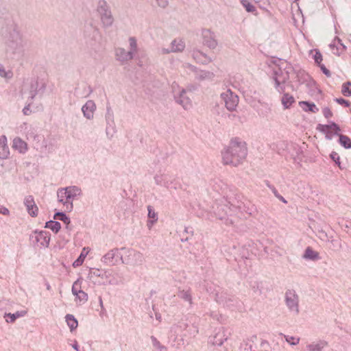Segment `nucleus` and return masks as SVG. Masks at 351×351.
I'll return each instance as SVG.
<instances>
[{
  "label": "nucleus",
  "instance_id": "f257e3e1",
  "mask_svg": "<svg viewBox=\"0 0 351 351\" xmlns=\"http://www.w3.org/2000/svg\"><path fill=\"white\" fill-rule=\"evenodd\" d=\"M247 154L245 142L238 138L230 141L229 145L221 152L224 165L237 167L243 163Z\"/></svg>",
  "mask_w": 351,
  "mask_h": 351
},
{
  "label": "nucleus",
  "instance_id": "f03ea898",
  "mask_svg": "<svg viewBox=\"0 0 351 351\" xmlns=\"http://www.w3.org/2000/svg\"><path fill=\"white\" fill-rule=\"evenodd\" d=\"M81 193V190L77 186H72L58 189L57 196L58 202L62 203L66 210L73 208V199Z\"/></svg>",
  "mask_w": 351,
  "mask_h": 351
},
{
  "label": "nucleus",
  "instance_id": "7ed1b4c3",
  "mask_svg": "<svg viewBox=\"0 0 351 351\" xmlns=\"http://www.w3.org/2000/svg\"><path fill=\"white\" fill-rule=\"evenodd\" d=\"M121 252V260L124 264L138 265H141L144 262L143 254L133 249L122 247Z\"/></svg>",
  "mask_w": 351,
  "mask_h": 351
},
{
  "label": "nucleus",
  "instance_id": "20e7f679",
  "mask_svg": "<svg viewBox=\"0 0 351 351\" xmlns=\"http://www.w3.org/2000/svg\"><path fill=\"white\" fill-rule=\"evenodd\" d=\"M97 12L99 14L101 23L104 27H110L112 25L114 19L106 1H100L99 2Z\"/></svg>",
  "mask_w": 351,
  "mask_h": 351
},
{
  "label": "nucleus",
  "instance_id": "39448f33",
  "mask_svg": "<svg viewBox=\"0 0 351 351\" xmlns=\"http://www.w3.org/2000/svg\"><path fill=\"white\" fill-rule=\"evenodd\" d=\"M285 300L289 311L293 313L295 315H298L300 312L299 296L295 291L293 289L287 290L285 295Z\"/></svg>",
  "mask_w": 351,
  "mask_h": 351
},
{
  "label": "nucleus",
  "instance_id": "423d86ee",
  "mask_svg": "<svg viewBox=\"0 0 351 351\" xmlns=\"http://www.w3.org/2000/svg\"><path fill=\"white\" fill-rule=\"evenodd\" d=\"M221 97L225 103L226 108L229 111H234L236 110L239 104V97L230 89L226 90L221 94Z\"/></svg>",
  "mask_w": 351,
  "mask_h": 351
},
{
  "label": "nucleus",
  "instance_id": "0eeeda50",
  "mask_svg": "<svg viewBox=\"0 0 351 351\" xmlns=\"http://www.w3.org/2000/svg\"><path fill=\"white\" fill-rule=\"evenodd\" d=\"M31 239L40 247H47L50 242V234L45 231H36Z\"/></svg>",
  "mask_w": 351,
  "mask_h": 351
},
{
  "label": "nucleus",
  "instance_id": "6e6552de",
  "mask_svg": "<svg viewBox=\"0 0 351 351\" xmlns=\"http://www.w3.org/2000/svg\"><path fill=\"white\" fill-rule=\"evenodd\" d=\"M317 129L321 132L324 133L326 137L328 139H331L333 134L338 135L341 131L339 125L334 122L328 125L319 124Z\"/></svg>",
  "mask_w": 351,
  "mask_h": 351
},
{
  "label": "nucleus",
  "instance_id": "1a4fd4ad",
  "mask_svg": "<svg viewBox=\"0 0 351 351\" xmlns=\"http://www.w3.org/2000/svg\"><path fill=\"white\" fill-rule=\"evenodd\" d=\"M186 66L193 71L195 74V79L199 81L212 80L215 74L209 71L198 70L195 66L191 64H186Z\"/></svg>",
  "mask_w": 351,
  "mask_h": 351
},
{
  "label": "nucleus",
  "instance_id": "9d476101",
  "mask_svg": "<svg viewBox=\"0 0 351 351\" xmlns=\"http://www.w3.org/2000/svg\"><path fill=\"white\" fill-rule=\"evenodd\" d=\"M203 44L210 49H215L218 45L215 34L210 29H203L202 32Z\"/></svg>",
  "mask_w": 351,
  "mask_h": 351
},
{
  "label": "nucleus",
  "instance_id": "9b49d317",
  "mask_svg": "<svg viewBox=\"0 0 351 351\" xmlns=\"http://www.w3.org/2000/svg\"><path fill=\"white\" fill-rule=\"evenodd\" d=\"M121 252L118 249L110 250L102 257V261L109 265H114L121 259Z\"/></svg>",
  "mask_w": 351,
  "mask_h": 351
},
{
  "label": "nucleus",
  "instance_id": "f8f14e48",
  "mask_svg": "<svg viewBox=\"0 0 351 351\" xmlns=\"http://www.w3.org/2000/svg\"><path fill=\"white\" fill-rule=\"evenodd\" d=\"M288 80V75H283L282 71L280 70V73L276 71L274 73V80L275 82V88L279 93H283L285 90L284 84Z\"/></svg>",
  "mask_w": 351,
  "mask_h": 351
},
{
  "label": "nucleus",
  "instance_id": "ddd939ff",
  "mask_svg": "<svg viewBox=\"0 0 351 351\" xmlns=\"http://www.w3.org/2000/svg\"><path fill=\"white\" fill-rule=\"evenodd\" d=\"M116 60L120 62L122 64H126L129 60L133 59L134 55L130 51H126L122 47H118L115 49Z\"/></svg>",
  "mask_w": 351,
  "mask_h": 351
},
{
  "label": "nucleus",
  "instance_id": "4468645a",
  "mask_svg": "<svg viewBox=\"0 0 351 351\" xmlns=\"http://www.w3.org/2000/svg\"><path fill=\"white\" fill-rule=\"evenodd\" d=\"M171 49H162V53H176L181 52L185 48V43L182 39H175L171 42Z\"/></svg>",
  "mask_w": 351,
  "mask_h": 351
},
{
  "label": "nucleus",
  "instance_id": "2eb2a0df",
  "mask_svg": "<svg viewBox=\"0 0 351 351\" xmlns=\"http://www.w3.org/2000/svg\"><path fill=\"white\" fill-rule=\"evenodd\" d=\"M24 204L27 210L32 217H36L38 213V208L36 206L34 199L32 195L27 196L24 199Z\"/></svg>",
  "mask_w": 351,
  "mask_h": 351
},
{
  "label": "nucleus",
  "instance_id": "dca6fc26",
  "mask_svg": "<svg viewBox=\"0 0 351 351\" xmlns=\"http://www.w3.org/2000/svg\"><path fill=\"white\" fill-rule=\"evenodd\" d=\"M186 91L182 88L178 96H176V101L180 104L185 110L189 109L192 106L191 99L186 96Z\"/></svg>",
  "mask_w": 351,
  "mask_h": 351
},
{
  "label": "nucleus",
  "instance_id": "f3484780",
  "mask_svg": "<svg viewBox=\"0 0 351 351\" xmlns=\"http://www.w3.org/2000/svg\"><path fill=\"white\" fill-rule=\"evenodd\" d=\"M95 109L96 105L93 100L87 101L82 108L84 116L86 117L88 119L93 118L94 112Z\"/></svg>",
  "mask_w": 351,
  "mask_h": 351
},
{
  "label": "nucleus",
  "instance_id": "a211bd4d",
  "mask_svg": "<svg viewBox=\"0 0 351 351\" xmlns=\"http://www.w3.org/2000/svg\"><path fill=\"white\" fill-rule=\"evenodd\" d=\"M193 59L198 63L207 64L212 62V59L199 50H193L192 53Z\"/></svg>",
  "mask_w": 351,
  "mask_h": 351
},
{
  "label": "nucleus",
  "instance_id": "6ab92c4d",
  "mask_svg": "<svg viewBox=\"0 0 351 351\" xmlns=\"http://www.w3.org/2000/svg\"><path fill=\"white\" fill-rule=\"evenodd\" d=\"M12 147L14 149L19 151V152L21 154H25L28 149L27 143L19 137H16L14 138Z\"/></svg>",
  "mask_w": 351,
  "mask_h": 351
},
{
  "label": "nucleus",
  "instance_id": "aec40b11",
  "mask_svg": "<svg viewBox=\"0 0 351 351\" xmlns=\"http://www.w3.org/2000/svg\"><path fill=\"white\" fill-rule=\"evenodd\" d=\"M9 153L6 137L5 136H2L0 138V158H7Z\"/></svg>",
  "mask_w": 351,
  "mask_h": 351
},
{
  "label": "nucleus",
  "instance_id": "412c9836",
  "mask_svg": "<svg viewBox=\"0 0 351 351\" xmlns=\"http://www.w3.org/2000/svg\"><path fill=\"white\" fill-rule=\"evenodd\" d=\"M328 343L325 341L320 340L317 342H313L307 346L308 351H322V350L326 347Z\"/></svg>",
  "mask_w": 351,
  "mask_h": 351
},
{
  "label": "nucleus",
  "instance_id": "4be33fe9",
  "mask_svg": "<svg viewBox=\"0 0 351 351\" xmlns=\"http://www.w3.org/2000/svg\"><path fill=\"white\" fill-rule=\"evenodd\" d=\"M282 104L285 109H288L295 103L294 97L289 93H285L281 99Z\"/></svg>",
  "mask_w": 351,
  "mask_h": 351
},
{
  "label": "nucleus",
  "instance_id": "5701e85b",
  "mask_svg": "<svg viewBox=\"0 0 351 351\" xmlns=\"http://www.w3.org/2000/svg\"><path fill=\"white\" fill-rule=\"evenodd\" d=\"M148 210V217L152 219V220L147 221V227L151 229L154 223L158 220V214L153 210L151 206H147Z\"/></svg>",
  "mask_w": 351,
  "mask_h": 351
},
{
  "label": "nucleus",
  "instance_id": "b1692460",
  "mask_svg": "<svg viewBox=\"0 0 351 351\" xmlns=\"http://www.w3.org/2000/svg\"><path fill=\"white\" fill-rule=\"evenodd\" d=\"M25 314H26V311H17L15 313H5L4 317L6 318L7 322L12 323L16 320V318L23 317Z\"/></svg>",
  "mask_w": 351,
  "mask_h": 351
},
{
  "label": "nucleus",
  "instance_id": "393cba45",
  "mask_svg": "<svg viewBox=\"0 0 351 351\" xmlns=\"http://www.w3.org/2000/svg\"><path fill=\"white\" fill-rule=\"evenodd\" d=\"M178 296L184 301L188 302L190 304L193 302L190 290H180L178 293Z\"/></svg>",
  "mask_w": 351,
  "mask_h": 351
},
{
  "label": "nucleus",
  "instance_id": "a878e982",
  "mask_svg": "<svg viewBox=\"0 0 351 351\" xmlns=\"http://www.w3.org/2000/svg\"><path fill=\"white\" fill-rule=\"evenodd\" d=\"M65 318L67 325L69 326L71 331H73L77 327V321L73 315L68 314L66 315Z\"/></svg>",
  "mask_w": 351,
  "mask_h": 351
},
{
  "label": "nucleus",
  "instance_id": "bb28decb",
  "mask_svg": "<svg viewBox=\"0 0 351 351\" xmlns=\"http://www.w3.org/2000/svg\"><path fill=\"white\" fill-rule=\"evenodd\" d=\"M304 257L307 259L316 260L318 259L319 254L311 247H308L304 252Z\"/></svg>",
  "mask_w": 351,
  "mask_h": 351
},
{
  "label": "nucleus",
  "instance_id": "cd10ccee",
  "mask_svg": "<svg viewBox=\"0 0 351 351\" xmlns=\"http://www.w3.org/2000/svg\"><path fill=\"white\" fill-rule=\"evenodd\" d=\"M88 276H89L90 279H92V280H95L97 277H100L102 279H104V277H106V274H105V272H104L103 271H101L99 269H91L90 270Z\"/></svg>",
  "mask_w": 351,
  "mask_h": 351
},
{
  "label": "nucleus",
  "instance_id": "c85d7f7f",
  "mask_svg": "<svg viewBox=\"0 0 351 351\" xmlns=\"http://www.w3.org/2000/svg\"><path fill=\"white\" fill-rule=\"evenodd\" d=\"M45 228L51 230L53 232L57 233L61 228V225L56 221H49L46 223Z\"/></svg>",
  "mask_w": 351,
  "mask_h": 351
},
{
  "label": "nucleus",
  "instance_id": "c756f323",
  "mask_svg": "<svg viewBox=\"0 0 351 351\" xmlns=\"http://www.w3.org/2000/svg\"><path fill=\"white\" fill-rule=\"evenodd\" d=\"M339 143L346 149L351 148V140L347 136L339 134Z\"/></svg>",
  "mask_w": 351,
  "mask_h": 351
},
{
  "label": "nucleus",
  "instance_id": "7c9ffc66",
  "mask_svg": "<svg viewBox=\"0 0 351 351\" xmlns=\"http://www.w3.org/2000/svg\"><path fill=\"white\" fill-rule=\"evenodd\" d=\"M341 93L346 97L351 96V82H347L342 84Z\"/></svg>",
  "mask_w": 351,
  "mask_h": 351
},
{
  "label": "nucleus",
  "instance_id": "2f4dec72",
  "mask_svg": "<svg viewBox=\"0 0 351 351\" xmlns=\"http://www.w3.org/2000/svg\"><path fill=\"white\" fill-rule=\"evenodd\" d=\"M241 3L245 8L246 11L248 12H254L256 11V8L254 5H252L247 0H241Z\"/></svg>",
  "mask_w": 351,
  "mask_h": 351
},
{
  "label": "nucleus",
  "instance_id": "473e14b6",
  "mask_svg": "<svg viewBox=\"0 0 351 351\" xmlns=\"http://www.w3.org/2000/svg\"><path fill=\"white\" fill-rule=\"evenodd\" d=\"M72 293L73 295L77 294V292H80L82 291V280L80 279H77L76 281L74 282L72 286Z\"/></svg>",
  "mask_w": 351,
  "mask_h": 351
},
{
  "label": "nucleus",
  "instance_id": "72a5a7b5",
  "mask_svg": "<svg viewBox=\"0 0 351 351\" xmlns=\"http://www.w3.org/2000/svg\"><path fill=\"white\" fill-rule=\"evenodd\" d=\"M129 43H130V51L132 52V54L134 55L137 52V50H138L136 40L134 37H130L129 38Z\"/></svg>",
  "mask_w": 351,
  "mask_h": 351
},
{
  "label": "nucleus",
  "instance_id": "f704fd0d",
  "mask_svg": "<svg viewBox=\"0 0 351 351\" xmlns=\"http://www.w3.org/2000/svg\"><path fill=\"white\" fill-rule=\"evenodd\" d=\"M300 104L306 105L308 108L306 109V110L312 112H317L319 111L318 108L316 106V105L313 103H309L308 101H302L300 102Z\"/></svg>",
  "mask_w": 351,
  "mask_h": 351
},
{
  "label": "nucleus",
  "instance_id": "c9c22d12",
  "mask_svg": "<svg viewBox=\"0 0 351 351\" xmlns=\"http://www.w3.org/2000/svg\"><path fill=\"white\" fill-rule=\"evenodd\" d=\"M74 295L76 297V300H78L80 302L84 303L88 300V294L82 290Z\"/></svg>",
  "mask_w": 351,
  "mask_h": 351
},
{
  "label": "nucleus",
  "instance_id": "e433bc0d",
  "mask_svg": "<svg viewBox=\"0 0 351 351\" xmlns=\"http://www.w3.org/2000/svg\"><path fill=\"white\" fill-rule=\"evenodd\" d=\"M58 217L60 220L62 221L67 225L70 223V219L64 213H56L54 215V219H57Z\"/></svg>",
  "mask_w": 351,
  "mask_h": 351
},
{
  "label": "nucleus",
  "instance_id": "4c0bfd02",
  "mask_svg": "<svg viewBox=\"0 0 351 351\" xmlns=\"http://www.w3.org/2000/svg\"><path fill=\"white\" fill-rule=\"evenodd\" d=\"M285 338L287 342H288L289 344L292 346H295L298 344L300 341L299 338H295L293 336L285 335Z\"/></svg>",
  "mask_w": 351,
  "mask_h": 351
},
{
  "label": "nucleus",
  "instance_id": "58836bf2",
  "mask_svg": "<svg viewBox=\"0 0 351 351\" xmlns=\"http://www.w3.org/2000/svg\"><path fill=\"white\" fill-rule=\"evenodd\" d=\"M12 75L11 71H6L4 66L0 64V76L5 78H10Z\"/></svg>",
  "mask_w": 351,
  "mask_h": 351
},
{
  "label": "nucleus",
  "instance_id": "ea45409f",
  "mask_svg": "<svg viewBox=\"0 0 351 351\" xmlns=\"http://www.w3.org/2000/svg\"><path fill=\"white\" fill-rule=\"evenodd\" d=\"M314 52H315V53L313 55V58H314L315 62L317 64H322V53H320V51L319 50H317V49H315Z\"/></svg>",
  "mask_w": 351,
  "mask_h": 351
},
{
  "label": "nucleus",
  "instance_id": "a19ab883",
  "mask_svg": "<svg viewBox=\"0 0 351 351\" xmlns=\"http://www.w3.org/2000/svg\"><path fill=\"white\" fill-rule=\"evenodd\" d=\"M330 158L341 168L340 162H339L340 157H339V154L335 152H332L330 154Z\"/></svg>",
  "mask_w": 351,
  "mask_h": 351
},
{
  "label": "nucleus",
  "instance_id": "79ce46f5",
  "mask_svg": "<svg viewBox=\"0 0 351 351\" xmlns=\"http://www.w3.org/2000/svg\"><path fill=\"white\" fill-rule=\"evenodd\" d=\"M322 112H323L324 116L326 119L330 118L333 115L332 111L330 110V109L328 107L324 108Z\"/></svg>",
  "mask_w": 351,
  "mask_h": 351
},
{
  "label": "nucleus",
  "instance_id": "37998d69",
  "mask_svg": "<svg viewBox=\"0 0 351 351\" xmlns=\"http://www.w3.org/2000/svg\"><path fill=\"white\" fill-rule=\"evenodd\" d=\"M84 259V256H83V254H81L80 257L73 262V266L74 267L80 266L83 263Z\"/></svg>",
  "mask_w": 351,
  "mask_h": 351
},
{
  "label": "nucleus",
  "instance_id": "c03bdc74",
  "mask_svg": "<svg viewBox=\"0 0 351 351\" xmlns=\"http://www.w3.org/2000/svg\"><path fill=\"white\" fill-rule=\"evenodd\" d=\"M335 101L341 105H344L346 107H348L350 105V102L348 100H346L343 98H336Z\"/></svg>",
  "mask_w": 351,
  "mask_h": 351
},
{
  "label": "nucleus",
  "instance_id": "a18cd8bd",
  "mask_svg": "<svg viewBox=\"0 0 351 351\" xmlns=\"http://www.w3.org/2000/svg\"><path fill=\"white\" fill-rule=\"evenodd\" d=\"M319 66L320 67L321 70L322 71V72L328 77H330V71L326 68V66L323 64H318Z\"/></svg>",
  "mask_w": 351,
  "mask_h": 351
},
{
  "label": "nucleus",
  "instance_id": "49530a36",
  "mask_svg": "<svg viewBox=\"0 0 351 351\" xmlns=\"http://www.w3.org/2000/svg\"><path fill=\"white\" fill-rule=\"evenodd\" d=\"M274 193L275 196L281 202H282L285 204L287 203V200L282 195H280L275 189H274Z\"/></svg>",
  "mask_w": 351,
  "mask_h": 351
},
{
  "label": "nucleus",
  "instance_id": "de8ad7c7",
  "mask_svg": "<svg viewBox=\"0 0 351 351\" xmlns=\"http://www.w3.org/2000/svg\"><path fill=\"white\" fill-rule=\"evenodd\" d=\"M0 214H2L3 215H9L10 211L7 208L4 206H0Z\"/></svg>",
  "mask_w": 351,
  "mask_h": 351
},
{
  "label": "nucleus",
  "instance_id": "09e8293b",
  "mask_svg": "<svg viewBox=\"0 0 351 351\" xmlns=\"http://www.w3.org/2000/svg\"><path fill=\"white\" fill-rule=\"evenodd\" d=\"M159 6L165 8L168 4L167 0H156Z\"/></svg>",
  "mask_w": 351,
  "mask_h": 351
},
{
  "label": "nucleus",
  "instance_id": "8fccbe9b",
  "mask_svg": "<svg viewBox=\"0 0 351 351\" xmlns=\"http://www.w3.org/2000/svg\"><path fill=\"white\" fill-rule=\"evenodd\" d=\"M29 107H30V103H29L27 106H25L24 107V108L23 109V112L25 115H29V113L31 112Z\"/></svg>",
  "mask_w": 351,
  "mask_h": 351
},
{
  "label": "nucleus",
  "instance_id": "3c124183",
  "mask_svg": "<svg viewBox=\"0 0 351 351\" xmlns=\"http://www.w3.org/2000/svg\"><path fill=\"white\" fill-rule=\"evenodd\" d=\"M335 40H334L333 43H331V44H330V45H329L330 48L332 51H334L335 47Z\"/></svg>",
  "mask_w": 351,
  "mask_h": 351
},
{
  "label": "nucleus",
  "instance_id": "603ef678",
  "mask_svg": "<svg viewBox=\"0 0 351 351\" xmlns=\"http://www.w3.org/2000/svg\"><path fill=\"white\" fill-rule=\"evenodd\" d=\"M72 347L75 350H76L77 351H79V350H78V345H77V343L76 341L72 345Z\"/></svg>",
  "mask_w": 351,
  "mask_h": 351
},
{
  "label": "nucleus",
  "instance_id": "864d4df0",
  "mask_svg": "<svg viewBox=\"0 0 351 351\" xmlns=\"http://www.w3.org/2000/svg\"><path fill=\"white\" fill-rule=\"evenodd\" d=\"M223 341H222V340H221V341H215V342H214L213 343H214V344H217V345H218V346H221V345H222V344H223Z\"/></svg>",
  "mask_w": 351,
  "mask_h": 351
},
{
  "label": "nucleus",
  "instance_id": "5fc2aeb1",
  "mask_svg": "<svg viewBox=\"0 0 351 351\" xmlns=\"http://www.w3.org/2000/svg\"><path fill=\"white\" fill-rule=\"evenodd\" d=\"M14 34L16 36L17 41H19V43H20L21 42V38H20L19 35L17 33H14Z\"/></svg>",
  "mask_w": 351,
  "mask_h": 351
},
{
  "label": "nucleus",
  "instance_id": "6e6d98bb",
  "mask_svg": "<svg viewBox=\"0 0 351 351\" xmlns=\"http://www.w3.org/2000/svg\"><path fill=\"white\" fill-rule=\"evenodd\" d=\"M36 95V91H34L31 95V100H32Z\"/></svg>",
  "mask_w": 351,
  "mask_h": 351
},
{
  "label": "nucleus",
  "instance_id": "4d7b16f0",
  "mask_svg": "<svg viewBox=\"0 0 351 351\" xmlns=\"http://www.w3.org/2000/svg\"><path fill=\"white\" fill-rule=\"evenodd\" d=\"M337 41L342 46L343 49H345L346 47L341 43V40L339 38H337Z\"/></svg>",
  "mask_w": 351,
  "mask_h": 351
},
{
  "label": "nucleus",
  "instance_id": "13d9d810",
  "mask_svg": "<svg viewBox=\"0 0 351 351\" xmlns=\"http://www.w3.org/2000/svg\"><path fill=\"white\" fill-rule=\"evenodd\" d=\"M99 304H100L101 306L102 307L103 306V301H102V299L101 297H99Z\"/></svg>",
  "mask_w": 351,
  "mask_h": 351
},
{
  "label": "nucleus",
  "instance_id": "bf43d9fd",
  "mask_svg": "<svg viewBox=\"0 0 351 351\" xmlns=\"http://www.w3.org/2000/svg\"><path fill=\"white\" fill-rule=\"evenodd\" d=\"M50 289H51V286L49 284H47V290H50Z\"/></svg>",
  "mask_w": 351,
  "mask_h": 351
},
{
  "label": "nucleus",
  "instance_id": "052dcab7",
  "mask_svg": "<svg viewBox=\"0 0 351 351\" xmlns=\"http://www.w3.org/2000/svg\"><path fill=\"white\" fill-rule=\"evenodd\" d=\"M156 319H158V320H160V318H161V316H160V315H156Z\"/></svg>",
  "mask_w": 351,
  "mask_h": 351
},
{
  "label": "nucleus",
  "instance_id": "680f3d73",
  "mask_svg": "<svg viewBox=\"0 0 351 351\" xmlns=\"http://www.w3.org/2000/svg\"><path fill=\"white\" fill-rule=\"evenodd\" d=\"M333 53H335V54H337V55H339V54L338 51H337V52L333 51Z\"/></svg>",
  "mask_w": 351,
  "mask_h": 351
},
{
  "label": "nucleus",
  "instance_id": "e2e57ef3",
  "mask_svg": "<svg viewBox=\"0 0 351 351\" xmlns=\"http://www.w3.org/2000/svg\"><path fill=\"white\" fill-rule=\"evenodd\" d=\"M152 339H153L154 341H156V338L152 337Z\"/></svg>",
  "mask_w": 351,
  "mask_h": 351
}]
</instances>
